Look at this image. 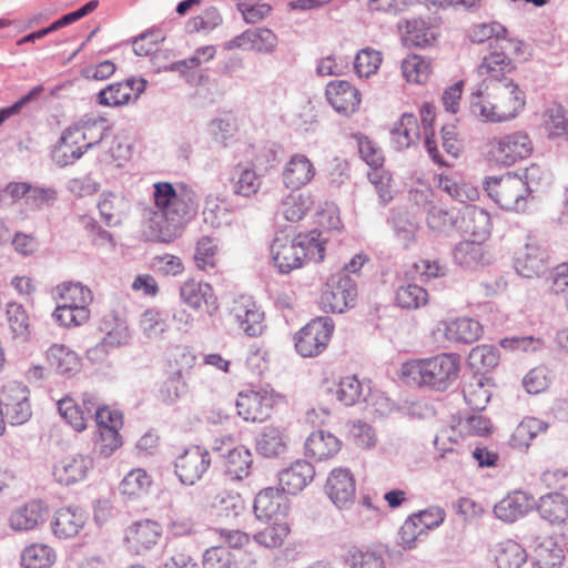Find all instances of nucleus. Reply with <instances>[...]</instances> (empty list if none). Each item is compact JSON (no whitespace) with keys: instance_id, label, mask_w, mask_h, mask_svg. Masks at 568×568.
Listing matches in <instances>:
<instances>
[{"instance_id":"obj_19","label":"nucleus","mask_w":568,"mask_h":568,"mask_svg":"<svg viewBox=\"0 0 568 568\" xmlns=\"http://www.w3.org/2000/svg\"><path fill=\"white\" fill-rule=\"evenodd\" d=\"M182 301L190 307L197 310L202 304L206 307V313L212 316L219 310L217 297L213 287L209 283L189 281L180 290Z\"/></svg>"},{"instance_id":"obj_16","label":"nucleus","mask_w":568,"mask_h":568,"mask_svg":"<svg viewBox=\"0 0 568 568\" xmlns=\"http://www.w3.org/2000/svg\"><path fill=\"white\" fill-rule=\"evenodd\" d=\"M49 507L42 500H30L10 515V526L17 531H28L43 524L49 517Z\"/></svg>"},{"instance_id":"obj_48","label":"nucleus","mask_w":568,"mask_h":568,"mask_svg":"<svg viewBox=\"0 0 568 568\" xmlns=\"http://www.w3.org/2000/svg\"><path fill=\"white\" fill-rule=\"evenodd\" d=\"M519 176L529 196L540 191L542 187L548 186L551 182L550 172L536 163L526 168Z\"/></svg>"},{"instance_id":"obj_9","label":"nucleus","mask_w":568,"mask_h":568,"mask_svg":"<svg viewBox=\"0 0 568 568\" xmlns=\"http://www.w3.org/2000/svg\"><path fill=\"white\" fill-rule=\"evenodd\" d=\"M325 491L339 509L352 505L355 499L356 484L351 470L348 468H334L326 479Z\"/></svg>"},{"instance_id":"obj_27","label":"nucleus","mask_w":568,"mask_h":568,"mask_svg":"<svg viewBox=\"0 0 568 568\" xmlns=\"http://www.w3.org/2000/svg\"><path fill=\"white\" fill-rule=\"evenodd\" d=\"M255 450L264 458H275L286 452V443L277 427L264 426L255 437Z\"/></svg>"},{"instance_id":"obj_3","label":"nucleus","mask_w":568,"mask_h":568,"mask_svg":"<svg viewBox=\"0 0 568 568\" xmlns=\"http://www.w3.org/2000/svg\"><path fill=\"white\" fill-rule=\"evenodd\" d=\"M325 242L321 240V232L313 230L310 233H300L291 237L285 231H280L271 244V255L280 273L287 274L302 266L303 261L310 257L321 262L324 260Z\"/></svg>"},{"instance_id":"obj_22","label":"nucleus","mask_w":568,"mask_h":568,"mask_svg":"<svg viewBox=\"0 0 568 568\" xmlns=\"http://www.w3.org/2000/svg\"><path fill=\"white\" fill-rule=\"evenodd\" d=\"M534 508L539 516L550 525H560L568 518V500L564 493L554 491L534 500Z\"/></svg>"},{"instance_id":"obj_17","label":"nucleus","mask_w":568,"mask_h":568,"mask_svg":"<svg viewBox=\"0 0 568 568\" xmlns=\"http://www.w3.org/2000/svg\"><path fill=\"white\" fill-rule=\"evenodd\" d=\"M532 508L534 497L528 493L515 490L495 505L494 514L505 523H514L526 516Z\"/></svg>"},{"instance_id":"obj_20","label":"nucleus","mask_w":568,"mask_h":568,"mask_svg":"<svg viewBox=\"0 0 568 568\" xmlns=\"http://www.w3.org/2000/svg\"><path fill=\"white\" fill-rule=\"evenodd\" d=\"M342 447V442L332 433L318 429L306 438L304 444L305 456L323 462L333 458Z\"/></svg>"},{"instance_id":"obj_52","label":"nucleus","mask_w":568,"mask_h":568,"mask_svg":"<svg viewBox=\"0 0 568 568\" xmlns=\"http://www.w3.org/2000/svg\"><path fill=\"white\" fill-rule=\"evenodd\" d=\"M382 63L379 51L371 48L362 49L355 57L354 69L358 77L368 78L376 73Z\"/></svg>"},{"instance_id":"obj_34","label":"nucleus","mask_w":568,"mask_h":568,"mask_svg":"<svg viewBox=\"0 0 568 568\" xmlns=\"http://www.w3.org/2000/svg\"><path fill=\"white\" fill-rule=\"evenodd\" d=\"M104 133H101L100 139L94 142H89L84 144V146H75L72 144H69L68 142L65 144H61V141L58 140V142L54 144L51 155L52 160L60 168H64L68 165L73 164L75 161L82 158V155L90 149L94 148L97 144L100 143V141L103 139Z\"/></svg>"},{"instance_id":"obj_41","label":"nucleus","mask_w":568,"mask_h":568,"mask_svg":"<svg viewBox=\"0 0 568 568\" xmlns=\"http://www.w3.org/2000/svg\"><path fill=\"white\" fill-rule=\"evenodd\" d=\"M336 399L345 406H353L359 400H366V394L363 384L356 376L343 378L335 387Z\"/></svg>"},{"instance_id":"obj_1","label":"nucleus","mask_w":568,"mask_h":568,"mask_svg":"<svg viewBox=\"0 0 568 568\" xmlns=\"http://www.w3.org/2000/svg\"><path fill=\"white\" fill-rule=\"evenodd\" d=\"M153 200L156 211L148 221L146 236L153 242L170 243L196 215L197 196L187 187L178 191L169 182H158L153 185Z\"/></svg>"},{"instance_id":"obj_45","label":"nucleus","mask_w":568,"mask_h":568,"mask_svg":"<svg viewBox=\"0 0 568 568\" xmlns=\"http://www.w3.org/2000/svg\"><path fill=\"white\" fill-rule=\"evenodd\" d=\"M312 205L313 201L310 195L292 193L282 203L284 217L290 222H298L305 216Z\"/></svg>"},{"instance_id":"obj_43","label":"nucleus","mask_w":568,"mask_h":568,"mask_svg":"<svg viewBox=\"0 0 568 568\" xmlns=\"http://www.w3.org/2000/svg\"><path fill=\"white\" fill-rule=\"evenodd\" d=\"M395 301L402 308L416 310L427 303L428 293L422 286L409 283L396 290Z\"/></svg>"},{"instance_id":"obj_38","label":"nucleus","mask_w":568,"mask_h":568,"mask_svg":"<svg viewBox=\"0 0 568 568\" xmlns=\"http://www.w3.org/2000/svg\"><path fill=\"white\" fill-rule=\"evenodd\" d=\"M54 560V551L47 545L34 544L28 546L21 555V565L23 568H49Z\"/></svg>"},{"instance_id":"obj_32","label":"nucleus","mask_w":568,"mask_h":568,"mask_svg":"<svg viewBox=\"0 0 568 568\" xmlns=\"http://www.w3.org/2000/svg\"><path fill=\"white\" fill-rule=\"evenodd\" d=\"M98 209L108 226H116L121 223L125 213L126 202L123 196L103 193L102 199L98 203Z\"/></svg>"},{"instance_id":"obj_60","label":"nucleus","mask_w":568,"mask_h":568,"mask_svg":"<svg viewBox=\"0 0 568 568\" xmlns=\"http://www.w3.org/2000/svg\"><path fill=\"white\" fill-rule=\"evenodd\" d=\"M150 485V476L140 468L131 470L121 481L122 490L128 495H139L145 491Z\"/></svg>"},{"instance_id":"obj_63","label":"nucleus","mask_w":568,"mask_h":568,"mask_svg":"<svg viewBox=\"0 0 568 568\" xmlns=\"http://www.w3.org/2000/svg\"><path fill=\"white\" fill-rule=\"evenodd\" d=\"M276 151L273 146H263L251 161V173L258 178L274 168L277 163Z\"/></svg>"},{"instance_id":"obj_26","label":"nucleus","mask_w":568,"mask_h":568,"mask_svg":"<svg viewBox=\"0 0 568 568\" xmlns=\"http://www.w3.org/2000/svg\"><path fill=\"white\" fill-rule=\"evenodd\" d=\"M483 334V326L477 320L459 317L445 325V337L455 343L473 344Z\"/></svg>"},{"instance_id":"obj_57","label":"nucleus","mask_w":568,"mask_h":568,"mask_svg":"<svg viewBox=\"0 0 568 568\" xmlns=\"http://www.w3.org/2000/svg\"><path fill=\"white\" fill-rule=\"evenodd\" d=\"M216 245L209 236L201 237L196 243L194 261L199 268L209 270L215 267Z\"/></svg>"},{"instance_id":"obj_59","label":"nucleus","mask_w":568,"mask_h":568,"mask_svg":"<svg viewBox=\"0 0 568 568\" xmlns=\"http://www.w3.org/2000/svg\"><path fill=\"white\" fill-rule=\"evenodd\" d=\"M57 199L58 192L54 187L31 185L26 203L33 210H42L52 206Z\"/></svg>"},{"instance_id":"obj_61","label":"nucleus","mask_w":568,"mask_h":568,"mask_svg":"<svg viewBox=\"0 0 568 568\" xmlns=\"http://www.w3.org/2000/svg\"><path fill=\"white\" fill-rule=\"evenodd\" d=\"M277 45L276 34L266 28H256L251 31V50L260 53H271Z\"/></svg>"},{"instance_id":"obj_55","label":"nucleus","mask_w":568,"mask_h":568,"mask_svg":"<svg viewBox=\"0 0 568 568\" xmlns=\"http://www.w3.org/2000/svg\"><path fill=\"white\" fill-rule=\"evenodd\" d=\"M423 532L428 536V532L439 527L446 517V513L440 507H429L410 515Z\"/></svg>"},{"instance_id":"obj_47","label":"nucleus","mask_w":568,"mask_h":568,"mask_svg":"<svg viewBox=\"0 0 568 568\" xmlns=\"http://www.w3.org/2000/svg\"><path fill=\"white\" fill-rule=\"evenodd\" d=\"M507 33L508 31L503 24L498 22H491L475 26L469 31L468 37L470 41L474 43H484L488 41L489 48L493 49V42L506 39Z\"/></svg>"},{"instance_id":"obj_54","label":"nucleus","mask_w":568,"mask_h":568,"mask_svg":"<svg viewBox=\"0 0 568 568\" xmlns=\"http://www.w3.org/2000/svg\"><path fill=\"white\" fill-rule=\"evenodd\" d=\"M288 534V527L285 524H273L265 527L263 530L253 535L254 540L265 547L274 548L283 544Z\"/></svg>"},{"instance_id":"obj_5","label":"nucleus","mask_w":568,"mask_h":568,"mask_svg":"<svg viewBox=\"0 0 568 568\" xmlns=\"http://www.w3.org/2000/svg\"><path fill=\"white\" fill-rule=\"evenodd\" d=\"M488 196L503 210L524 212L527 207V189L519 173H507L501 176H488L484 182Z\"/></svg>"},{"instance_id":"obj_31","label":"nucleus","mask_w":568,"mask_h":568,"mask_svg":"<svg viewBox=\"0 0 568 568\" xmlns=\"http://www.w3.org/2000/svg\"><path fill=\"white\" fill-rule=\"evenodd\" d=\"M225 475L234 483L248 477V448L244 445L230 449L226 455Z\"/></svg>"},{"instance_id":"obj_56","label":"nucleus","mask_w":568,"mask_h":568,"mask_svg":"<svg viewBox=\"0 0 568 568\" xmlns=\"http://www.w3.org/2000/svg\"><path fill=\"white\" fill-rule=\"evenodd\" d=\"M439 187L459 203L474 201L478 197V192L475 187L466 183H458L447 176L440 179Z\"/></svg>"},{"instance_id":"obj_50","label":"nucleus","mask_w":568,"mask_h":568,"mask_svg":"<svg viewBox=\"0 0 568 568\" xmlns=\"http://www.w3.org/2000/svg\"><path fill=\"white\" fill-rule=\"evenodd\" d=\"M222 23V17L215 7L205 9L200 16L190 19L185 24L189 33H209Z\"/></svg>"},{"instance_id":"obj_29","label":"nucleus","mask_w":568,"mask_h":568,"mask_svg":"<svg viewBox=\"0 0 568 568\" xmlns=\"http://www.w3.org/2000/svg\"><path fill=\"white\" fill-rule=\"evenodd\" d=\"M49 365L62 376H71L78 371V355L64 345L54 344L47 352Z\"/></svg>"},{"instance_id":"obj_24","label":"nucleus","mask_w":568,"mask_h":568,"mask_svg":"<svg viewBox=\"0 0 568 568\" xmlns=\"http://www.w3.org/2000/svg\"><path fill=\"white\" fill-rule=\"evenodd\" d=\"M546 258L545 250L537 245L527 244L525 250L515 257L514 267L520 276L531 278L546 271Z\"/></svg>"},{"instance_id":"obj_37","label":"nucleus","mask_w":568,"mask_h":568,"mask_svg":"<svg viewBox=\"0 0 568 568\" xmlns=\"http://www.w3.org/2000/svg\"><path fill=\"white\" fill-rule=\"evenodd\" d=\"M168 314L155 308H148L143 312L140 326L143 334L151 339H160L169 329Z\"/></svg>"},{"instance_id":"obj_6","label":"nucleus","mask_w":568,"mask_h":568,"mask_svg":"<svg viewBox=\"0 0 568 568\" xmlns=\"http://www.w3.org/2000/svg\"><path fill=\"white\" fill-rule=\"evenodd\" d=\"M334 322L328 316L311 320L294 336L296 352L303 357H315L323 353L334 332Z\"/></svg>"},{"instance_id":"obj_2","label":"nucleus","mask_w":568,"mask_h":568,"mask_svg":"<svg viewBox=\"0 0 568 568\" xmlns=\"http://www.w3.org/2000/svg\"><path fill=\"white\" fill-rule=\"evenodd\" d=\"M515 69L513 61L503 50L494 49L483 59L479 65L480 74H487L496 83L494 90L508 102L493 104L481 99V93L473 94L470 111L474 115L483 118L486 122L499 123L517 116L525 106V93L506 74Z\"/></svg>"},{"instance_id":"obj_25","label":"nucleus","mask_w":568,"mask_h":568,"mask_svg":"<svg viewBox=\"0 0 568 568\" xmlns=\"http://www.w3.org/2000/svg\"><path fill=\"white\" fill-rule=\"evenodd\" d=\"M420 138L417 118L413 113H404L390 131V142L395 150L409 148Z\"/></svg>"},{"instance_id":"obj_28","label":"nucleus","mask_w":568,"mask_h":568,"mask_svg":"<svg viewBox=\"0 0 568 568\" xmlns=\"http://www.w3.org/2000/svg\"><path fill=\"white\" fill-rule=\"evenodd\" d=\"M280 398V394H276L268 384L257 389L251 388V412L254 410L251 422L261 423L267 419Z\"/></svg>"},{"instance_id":"obj_62","label":"nucleus","mask_w":568,"mask_h":568,"mask_svg":"<svg viewBox=\"0 0 568 568\" xmlns=\"http://www.w3.org/2000/svg\"><path fill=\"white\" fill-rule=\"evenodd\" d=\"M358 152L361 158L369 165L372 169L377 170L384 163V156L381 149L375 146L372 140L367 136L361 135L357 138Z\"/></svg>"},{"instance_id":"obj_44","label":"nucleus","mask_w":568,"mask_h":568,"mask_svg":"<svg viewBox=\"0 0 568 568\" xmlns=\"http://www.w3.org/2000/svg\"><path fill=\"white\" fill-rule=\"evenodd\" d=\"M499 349L487 344L474 347L468 355L469 364L478 371L483 369L485 372L494 369L499 364Z\"/></svg>"},{"instance_id":"obj_51","label":"nucleus","mask_w":568,"mask_h":568,"mask_svg":"<svg viewBox=\"0 0 568 568\" xmlns=\"http://www.w3.org/2000/svg\"><path fill=\"white\" fill-rule=\"evenodd\" d=\"M58 410L65 422L77 432H82L87 427L88 417L84 410L70 397H64L58 402Z\"/></svg>"},{"instance_id":"obj_23","label":"nucleus","mask_w":568,"mask_h":568,"mask_svg":"<svg viewBox=\"0 0 568 568\" xmlns=\"http://www.w3.org/2000/svg\"><path fill=\"white\" fill-rule=\"evenodd\" d=\"M403 32V42L408 48H427L436 40L437 34L434 29L422 18L406 19L398 23V29Z\"/></svg>"},{"instance_id":"obj_4","label":"nucleus","mask_w":568,"mask_h":568,"mask_svg":"<svg viewBox=\"0 0 568 568\" xmlns=\"http://www.w3.org/2000/svg\"><path fill=\"white\" fill-rule=\"evenodd\" d=\"M459 371V356L455 354L416 359L405 363L402 367V374L408 383L439 392L446 390L458 378Z\"/></svg>"},{"instance_id":"obj_46","label":"nucleus","mask_w":568,"mask_h":568,"mask_svg":"<svg viewBox=\"0 0 568 568\" xmlns=\"http://www.w3.org/2000/svg\"><path fill=\"white\" fill-rule=\"evenodd\" d=\"M402 71L408 82L424 83L430 72V63L425 58L412 54L402 62Z\"/></svg>"},{"instance_id":"obj_21","label":"nucleus","mask_w":568,"mask_h":568,"mask_svg":"<svg viewBox=\"0 0 568 568\" xmlns=\"http://www.w3.org/2000/svg\"><path fill=\"white\" fill-rule=\"evenodd\" d=\"M315 175V168L304 154H294L285 164L282 176L287 189L300 190Z\"/></svg>"},{"instance_id":"obj_42","label":"nucleus","mask_w":568,"mask_h":568,"mask_svg":"<svg viewBox=\"0 0 568 568\" xmlns=\"http://www.w3.org/2000/svg\"><path fill=\"white\" fill-rule=\"evenodd\" d=\"M453 260L462 267L471 268L474 265L483 263L484 248L475 241L460 242L453 251Z\"/></svg>"},{"instance_id":"obj_64","label":"nucleus","mask_w":568,"mask_h":568,"mask_svg":"<svg viewBox=\"0 0 568 568\" xmlns=\"http://www.w3.org/2000/svg\"><path fill=\"white\" fill-rule=\"evenodd\" d=\"M427 221L432 229L463 227L458 224V216L454 211L439 206H433L428 211Z\"/></svg>"},{"instance_id":"obj_8","label":"nucleus","mask_w":568,"mask_h":568,"mask_svg":"<svg viewBox=\"0 0 568 568\" xmlns=\"http://www.w3.org/2000/svg\"><path fill=\"white\" fill-rule=\"evenodd\" d=\"M174 474L185 486H193L211 465L210 453L200 446L184 448L174 459Z\"/></svg>"},{"instance_id":"obj_39","label":"nucleus","mask_w":568,"mask_h":568,"mask_svg":"<svg viewBox=\"0 0 568 568\" xmlns=\"http://www.w3.org/2000/svg\"><path fill=\"white\" fill-rule=\"evenodd\" d=\"M462 220L465 223V230L477 237H483L489 232V214L480 207L465 205L462 212Z\"/></svg>"},{"instance_id":"obj_36","label":"nucleus","mask_w":568,"mask_h":568,"mask_svg":"<svg viewBox=\"0 0 568 568\" xmlns=\"http://www.w3.org/2000/svg\"><path fill=\"white\" fill-rule=\"evenodd\" d=\"M474 379L475 383H469L464 386L463 395L466 404L474 412H481L486 408L491 397V393L486 388V382H488V378L475 376Z\"/></svg>"},{"instance_id":"obj_58","label":"nucleus","mask_w":568,"mask_h":568,"mask_svg":"<svg viewBox=\"0 0 568 568\" xmlns=\"http://www.w3.org/2000/svg\"><path fill=\"white\" fill-rule=\"evenodd\" d=\"M349 557L353 568H385L384 557L376 550L354 548Z\"/></svg>"},{"instance_id":"obj_15","label":"nucleus","mask_w":568,"mask_h":568,"mask_svg":"<svg viewBox=\"0 0 568 568\" xmlns=\"http://www.w3.org/2000/svg\"><path fill=\"white\" fill-rule=\"evenodd\" d=\"M325 94L329 104L338 113L351 114L361 103L359 91L346 80L331 81Z\"/></svg>"},{"instance_id":"obj_11","label":"nucleus","mask_w":568,"mask_h":568,"mask_svg":"<svg viewBox=\"0 0 568 568\" xmlns=\"http://www.w3.org/2000/svg\"><path fill=\"white\" fill-rule=\"evenodd\" d=\"M93 465V459L88 455L65 456L53 465L52 475L60 485L71 486L84 480Z\"/></svg>"},{"instance_id":"obj_14","label":"nucleus","mask_w":568,"mask_h":568,"mask_svg":"<svg viewBox=\"0 0 568 568\" xmlns=\"http://www.w3.org/2000/svg\"><path fill=\"white\" fill-rule=\"evenodd\" d=\"M314 476V466L307 460L297 459L278 473V483L284 493L296 495L313 480Z\"/></svg>"},{"instance_id":"obj_12","label":"nucleus","mask_w":568,"mask_h":568,"mask_svg":"<svg viewBox=\"0 0 568 568\" xmlns=\"http://www.w3.org/2000/svg\"><path fill=\"white\" fill-rule=\"evenodd\" d=\"M531 152L532 144L529 136L524 132H515L498 140L494 156L500 164L510 166L518 160L529 156Z\"/></svg>"},{"instance_id":"obj_30","label":"nucleus","mask_w":568,"mask_h":568,"mask_svg":"<svg viewBox=\"0 0 568 568\" xmlns=\"http://www.w3.org/2000/svg\"><path fill=\"white\" fill-rule=\"evenodd\" d=\"M244 555L239 558L237 554L224 546L211 547L203 554V568H231L232 565L235 568H246L243 565Z\"/></svg>"},{"instance_id":"obj_53","label":"nucleus","mask_w":568,"mask_h":568,"mask_svg":"<svg viewBox=\"0 0 568 568\" xmlns=\"http://www.w3.org/2000/svg\"><path fill=\"white\" fill-rule=\"evenodd\" d=\"M6 313L13 336L27 338L30 334L29 317L23 306L14 302L8 303Z\"/></svg>"},{"instance_id":"obj_7","label":"nucleus","mask_w":568,"mask_h":568,"mask_svg":"<svg viewBox=\"0 0 568 568\" xmlns=\"http://www.w3.org/2000/svg\"><path fill=\"white\" fill-rule=\"evenodd\" d=\"M357 297V284L344 273L332 274L322 293L321 304L325 312L343 313L353 307Z\"/></svg>"},{"instance_id":"obj_10","label":"nucleus","mask_w":568,"mask_h":568,"mask_svg":"<svg viewBox=\"0 0 568 568\" xmlns=\"http://www.w3.org/2000/svg\"><path fill=\"white\" fill-rule=\"evenodd\" d=\"M146 88V80L143 78L135 79L129 78L124 81L111 83L104 89L100 90L97 101L103 106H120L128 104L131 100L132 93L138 99Z\"/></svg>"},{"instance_id":"obj_13","label":"nucleus","mask_w":568,"mask_h":568,"mask_svg":"<svg viewBox=\"0 0 568 568\" xmlns=\"http://www.w3.org/2000/svg\"><path fill=\"white\" fill-rule=\"evenodd\" d=\"M161 536L160 524L145 519L135 521L125 529L124 541L131 551L141 555L156 545Z\"/></svg>"},{"instance_id":"obj_49","label":"nucleus","mask_w":568,"mask_h":568,"mask_svg":"<svg viewBox=\"0 0 568 568\" xmlns=\"http://www.w3.org/2000/svg\"><path fill=\"white\" fill-rule=\"evenodd\" d=\"M425 538L426 535L409 515L398 529L396 542L404 550H412L417 548Z\"/></svg>"},{"instance_id":"obj_18","label":"nucleus","mask_w":568,"mask_h":568,"mask_svg":"<svg viewBox=\"0 0 568 568\" xmlns=\"http://www.w3.org/2000/svg\"><path fill=\"white\" fill-rule=\"evenodd\" d=\"M88 514L78 506L58 509L51 521L53 534L59 538H71L79 534L87 523Z\"/></svg>"},{"instance_id":"obj_35","label":"nucleus","mask_w":568,"mask_h":568,"mask_svg":"<svg viewBox=\"0 0 568 568\" xmlns=\"http://www.w3.org/2000/svg\"><path fill=\"white\" fill-rule=\"evenodd\" d=\"M387 223L394 231L396 239L407 247L414 240L417 225L407 211H392Z\"/></svg>"},{"instance_id":"obj_33","label":"nucleus","mask_w":568,"mask_h":568,"mask_svg":"<svg viewBox=\"0 0 568 568\" xmlns=\"http://www.w3.org/2000/svg\"><path fill=\"white\" fill-rule=\"evenodd\" d=\"M282 496L275 488H265L254 498L253 510L258 520H270L277 515Z\"/></svg>"},{"instance_id":"obj_40","label":"nucleus","mask_w":568,"mask_h":568,"mask_svg":"<svg viewBox=\"0 0 568 568\" xmlns=\"http://www.w3.org/2000/svg\"><path fill=\"white\" fill-rule=\"evenodd\" d=\"M527 560L526 550L514 540H506L499 545L496 555L498 568H520Z\"/></svg>"}]
</instances>
